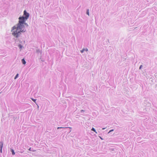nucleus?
I'll return each mask as SVG.
<instances>
[{
    "instance_id": "nucleus-1",
    "label": "nucleus",
    "mask_w": 157,
    "mask_h": 157,
    "mask_svg": "<svg viewBox=\"0 0 157 157\" xmlns=\"http://www.w3.org/2000/svg\"><path fill=\"white\" fill-rule=\"evenodd\" d=\"M29 16V14L27 13L25 10L24 11L23 16L19 17L18 23L16 26L13 27V29H21L24 28L25 25L28 26V25L25 22L28 19Z\"/></svg>"
},
{
    "instance_id": "nucleus-2",
    "label": "nucleus",
    "mask_w": 157,
    "mask_h": 157,
    "mask_svg": "<svg viewBox=\"0 0 157 157\" xmlns=\"http://www.w3.org/2000/svg\"><path fill=\"white\" fill-rule=\"evenodd\" d=\"M20 33L19 32H17V30H16L14 32V33H13V35L15 36L16 37H18V36L19 35V34Z\"/></svg>"
},
{
    "instance_id": "nucleus-3",
    "label": "nucleus",
    "mask_w": 157,
    "mask_h": 157,
    "mask_svg": "<svg viewBox=\"0 0 157 157\" xmlns=\"http://www.w3.org/2000/svg\"><path fill=\"white\" fill-rule=\"evenodd\" d=\"M3 143L2 142H1L0 143V152L2 153V148L3 147Z\"/></svg>"
},
{
    "instance_id": "nucleus-4",
    "label": "nucleus",
    "mask_w": 157,
    "mask_h": 157,
    "mask_svg": "<svg viewBox=\"0 0 157 157\" xmlns=\"http://www.w3.org/2000/svg\"><path fill=\"white\" fill-rule=\"evenodd\" d=\"M115 148H109V150L111 152H112L113 151H115L114 150H115Z\"/></svg>"
},
{
    "instance_id": "nucleus-5",
    "label": "nucleus",
    "mask_w": 157,
    "mask_h": 157,
    "mask_svg": "<svg viewBox=\"0 0 157 157\" xmlns=\"http://www.w3.org/2000/svg\"><path fill=\"white\" fill-rule=\"evenodd\" d=\"M88 49L87 48L83 49L81 51V53H83L84 51H87Z\"/></svg>"
},
{
    "instance_id": "nucleus-6",
    "label": "nucleus",
    "mask_w": 157,
    "mask_h": 157,
    "mask_svg": "<svg viewBox=\"0 0 157 157\" xmlns=\"http://www.w3.org/2000/svg\"><path fill=\"white\" fill-rule=\"evenodd\" d=\"M22 62L23 64H25L26 63V62L24 59H22Z\"/></svg>"
},
{
    "instance_id": "nucleus-7",
    "label": "nucleus",
    "mask_w": 157,
    "mask_h": 157,
    "mask_svg": "<svg viewBox=\"0 0 157 157\" xmlns=\"http://www.w3.org/2000/svg\"><path fill=\"white\" fill-rule=\"evenodd\" d=\"M11 152H12V154L13 155H15V153L14 152V150L13 149H12L11 150Z\"/></svg>"
},
{
    "instance_id": "nucleus-8",
    "label": "nucleus",
    "mask_w": 157,
    "mask_h": 157,
    "mask_svg": "<svg viewBox=\"0 0 157 157\" xmlns=\"http://www.w3.org/2000/svg\"><path fill=\"white\" fill-rule=\"evenodd\" d=\"M18 74H17L16 76H15V78H14V79H16L18 77Z\"/></svg>"
},
{
    "instance_id": "nucleus-9",
    "label": "nucleus",
    "mask_w": 157,
    "mask_h": 157,
    "mask_svg": "<svg viewBox=\"0 0 157 157\" xmlns=\"http://www.w3.org/2000/svg\"><path fill=\"white\" fill-rule=\"evenodd\" d=\"M114 130L113 129L109 130V134L110 133L112 132Z\"/></svg>"
},
{
    "instance_id": "nucleus-10",
    "label": "nucleus",
    "mask_w": 157,
    "mask_h": 157,
    "mask_svg": "<svg viewBox=\"0 0 157 157\" xmlns=\"http://www.w3.org/2000/svg\"><path fill=\"white\" fill-rule=\"evenodd\" d=\"M31 99L33 101H34L35 102H36V99H33L32 98H31Z\"/></svg>"
},
{
    "instance_id": "nucleus-11",
    "label": "nucleus",
    "mask_w": 157,
    "mask_h": 157,
    "mask_svg": "<svg viewBox=\"0 0 157 157\" xmlns=\"http://www.w3.org/2000/svg\"><path fill=\"white\" fill-rule=\"evenodd\" d=\"M91 130L93 131H94V132H96L95 130V129L94 128H92V129H91Z\"/></svg>"
},
{
    "instance_id": "nucleus-12",
    "label": "nucleus",
    "mask_w": 157,
    "mask_h": 157,
    "mask_svg": "<svg viewBox=\"0 0 157 157\" xmlns=\"http://www.w3.org/2000/svg\"><path fill=\"white\" fill-rule=\"evenodd\" d=\"M142 67H143V65H141L139 67V69H141L142 68Z\"/></svg>"
},
{
    "instance_id": "nucleus-13",
    "label": "nucleus",
    "mask_w": 157,
    "mask_h": 157,
    "mask_svg": "<svg viewBox=\"0 0 157 157\" xmlns=\"http://www.w3.org/2000/svg\"><path fill=\"white\" fill-rule=\"evenodd\" d=\"M87 14L89 15V10H87Z\"/></svg>"
},
{
    "instance_id": "nucleus-14",
    "label": "nucleus",
    "mask_w": 157,
    "mask_h": 157,
    "mask_svg": "<svg viewBox=\"0 0 157 157\" xmlns=\"http://www.w3.org/2000/svg\"><path fill=\"white\" fill-rule=\"evenodd\" d=\"M19 48H20V49H21V48H22V46L21 45V44H19Z\"/></svg>"
},
{
    "instance_id": "nucleus-15",
    "label": "nucleus",
    "mask_w": 157,
    "mask_h": 157,
    "mask_svg": "<svg viewBox=\"0 0 157 157\" xmlns=\"http://www.w3.org/2000/svg\"><path fill=\"white\" fill-rule=\"evenodd\" d=\"M20 30V32H25V31H24V30Z\"/></svg>"
},
{
    "instance_id": "nucleus-16",
    "label": "nucleus",
    "mask_w": 157,
    "mask_h": 157,
    "mask_svg": "<svg viewBox=\"0 0 157 157\" xmlns=\"http://www.w3.org/2000/svg\"><path fill=\"white\" fill-rule=\"evenodd\" d=\"M62 128V127H58L57 129H58L59 128Z\"/></svg>"
},
{
    "instance_id": "nucleus-17",
    "label": "nucleus",
    "mask_w": 157,
    "mask_h": 157,
    "mask_svg": "<svg viewBox=\"0 0 157 157\" xmlns=\"http://www.w3.org/2000/svg\"><path fill=\"white\" fill-rule=\"evenodd\" d=\"M29 151H30V150H31V148H30L29 149Z\"/></svg>"
}]
</instances>
